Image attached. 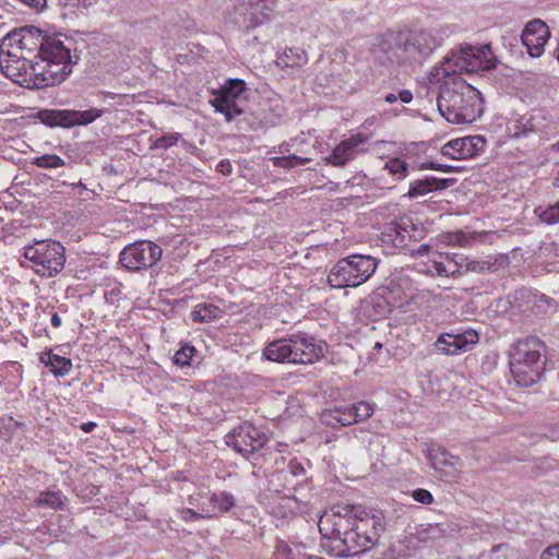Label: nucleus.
Segmentation results:
<instances>
[{
	"mask_svg": "<svg viewBox=\"0 0 559 559\" xmlns=\"http://www.w3.org/2000/svg\"><path fill=\"white\" fill-rule=\"evenodd\" d=\"M497 63L491 45L486 44L479 47L460 46L436 66L429 80L433 83L442 82L437 98L441 116L456 124L475 121L483 110L481 94L457 74L491 70Z\"/></svg>",
	"mask_w": 559,
	"mask_h": 559,
	"instance_id": "nucleus-1",
	"label": "nucleus"
},
{
	"mask_svg": "<svg viewBox=\"0 0 559 559\" xmlns=\"http://www.w3.org/2000/svg\"><path fill=\"white\" fill-rule=\"evenodd\" d=\"M318 527L328 539L340 540L336 556H356L373 548L383 530L381 518L354 506H335L319 519Z\"/></svg>",
	"mask_w": 559,
	"mask_h": 559,
	"instance_id": "nucleus-2",
	"label": "nucleus"
},
{
	"mask_svg": "<svg viewBox=\"0 0 559 559\" xmlns=\"http://www.w3.org/2000/svg\"><path fill=\"white\" fill-rule=\"evenodd\" d=\"M441 41V36L428 29L392 33L379 41L373 53L383 64H420Z\"/></svg>",
	"mask_w": 559,
	"mask_h": 559,
	"instance_id": "nucleus-3",
	"label": "nucleus"
},
{
	"mask_svg": "<svg viewBox=\"0 0 559 559\" xmlns=\"http://www.w3.org/2000/svg\"><path fill=\"white\" fill-rule=\"evenodd\" d=\"M33 64L34 84L38 88L62 83L79 60L71 53V48L56 37H48L40 43V50Z\"/></svg>",
	"mask_w": 559,
	"mask_h": 559,
	"instance_id": "nucleus-4",
	"label": "nucleus"
},
{
	"mask_svg": "<svg viewBox=\"0 0 559 559\" xmlns=\"http://www.w3.org/2000/svg\"><path fill=\"white\" fill-rule=\"evenodd\" d=\"M544 344L536 337L520 340L510 353V370L521 386H531L542 377L545 361L542 359Z\"/></svg>",
	"mask_w": 559,
	"mask_h": 559,
	"instance_id": "nucleus-5",
	"label": "nucleus"
},
{
	"mask_svg": "<svg viewBox=\"0 0 559 559\" xmlns=\"http://www.w3.org/2000/svg\"><path fill=\"white\" fill-rule=\"evenodd\" d=\"M378 267V260L371 255L352 254L338 260L328 275L333 288L358 287L366 283Z\"/></svg>",
	"mask_w": 559,
	"mask_h": 559,
	"instance_id": "nucleus-6",
	"label": "nucleus"
},
{
	"mask_svg": "<svg viewBox=\"0 0 559 559\" xmlns=\"http://www.w3.org/2000/svg\"><path fill=\"white\" fill-rule=\"evenodd\" d=\"M66 249L56 240H35L24 247V257L31 261L37 274L53 276L62 271L66 263Z\"/></svg>",
	"mask_w": 559,
	"mask_h": 559,
	"instance_id": "nucleus-7",
	"label": "nucleus"
},
{
	"mask_svg": "<svg viewBox=\"0 0 559 559\" xmlns=\"http://www.w3.org/2000/svg\"><path fill=\"white\" fill-rule=\"evenodd\" d=\"M103 109L90 108L87 110L70 109H41L37 118L48 127L72 128L74 126H87L102 117Z\"/></svg>",
	"mask_w": 559,
	"mask_h": 559,
	"instance_id": "nucleus-8",
	"label": "nucleus"
},
{
	"mask_svg": "<svg viewBox=\"0 0 559 559\" xmlns=\"http://www.w3.org/2000/svg\"><path fill=\"white\" fill-rule=\"evenodd\" d=\"M163 255V249L148 240L127 246L120 253L121 264L130 271L146 270L155 265Z\"/></svg>",
	"mask_w": 559,
	"mask_h": 559,
	"instance_id": "nucleus-9",
	"label": "nucleus"
},
{
	"mask_svg": "<svg viewBox=\"0 0 559 559\" xmlns=\"http://www.w3.org/2000/svg\"><path fill=\"white\" fill-rule=\"evenodd\" d=\"M373 413V404L361 401L355 404L340 405L323 411L321 414V421L333 428L343 427L358 421H364L370 418Z\"/></svg>",
	"mask_w": 559,
	"mask_h": 559,
	"instance_id": "nucleus-10",
	"label": "nucleus"
},
{
	"mask_svg": "<svg viewBox=\"0 0 559 559\" xmlns=\"http://www.w3.org/2000/svg\"><path fill=\"white\" fill-rule=\"evenodd\" d=\"M246 91V82L240 79H229L218 90H213L214 98L210 104L217 112L225 116L228 122L235 117L242 115V109L237 105L236 99Z\"/></svg>",
	"mask_w": 559,
	"mask_h": 559,
	"instance_id": "nucleus-11",
	"label": "nucleus"
},
{
	"mask_svg": "<svg viewBox=\"0 0 559 559\" xmlns=\"http://www.w3.org/2000/svg\"><path fill=\"white\" fill-rule=\"evenodd\" d=\"M266 441V435L249 424H245L225 436V443L243 456L254 454Z\"/></svg>",
	"mask_w": 559,
	"mask_h": 559,
	"instance_id": "nucleus-12",
	"label": "nucleus"
},
{
	"mask_svg": "<svg viewBox=\"0 0 559 559\" xmlns=\"http://www.w3.org/2000/svg\"><path fill=\"white\" fill-rule=\"evenodd\" d=\"M293 348V364H313L323 357L326 344L316 337L299 332L289 335Z\"/></svg>",
	"mask_w": 559,
	"mask_h": 559,
	"instance_id": "nucleus-13",
	"label": "nucleus"
},
{
	"mask_svg": "<svg viewBox=\"0 0 559 559\" xmlns=\"http://www.w3.org/2000/svg\"><path fill=\"white\" fill-rule=\"evenodd\" d=\"M33 64L34 60L26 53H21L13 47H4L3 40L0 41V70L5 76L11 80L23 75L33 76Z\"/></svg>",
	"mask_w": 559,
	"mask_h": 559,
	"instance_id": "nucleus-14",
	"label": "nucleus"
},
{
	"mask_svg": "<svg viewBox=\"0 0 559 559\" xmlns=\"http://www.w3.org/2000/svg\"><path fill=\"white\" fill-rule=\"evenodd\" d=\"M485 144L486 141L480 135L457 138L447 142L441 148V154L451 159H468L483 151Z\"/></svg>",
	"mask_w": 559,
	"mask_h": 559,
	"instance_id": "nucleus-15",
	"label": "nucleus"
},
{
	"mask_svg": "<svg viewBox=\"0 0 559 559\" xmlns=\"http://www.w3.org/2000/svg\"><path fill=\"white\" fill-rule=\"evenodd\" d=\"M47 38L38 28L29 26L7 34L2 40L4 47H13L21 53H29L34 50L39 51L40 43Z\"/></svg>",
	"mask_w": 559,
	"mask_h": 559,
	"instance_id": "nucleus-16",
	"label": "nucleus"
},
{
	"mask_svg": "<svg viewBox=\"0 0 559 559\" xmlns=\"http://www.w3.org/2000/svg\"><path fill=\"white\" fill-rule=\"evenodd\" d=\"M549 29L542 20H534L524 27L521 40L527 48V52L532 57H539L544 52V47L549 38Z\"/></svg>",
	"mask_w": 559,
	"mask_h": 559,
	"instance_id": "nucleus-17",
	"label": "nucleus"
},
{
	"mask_svg": "<svg viewBox=\"0 0 559 559\" xmlns=\"http://www.w3.org/2000/svg\"><path fill=\"white\" fill-rule=\"evenodd\" d=\"M366 142L367 138L361 133L349 136L336 145L329 156L324 157L325 164L334 167L345 166L357 156L361 151L360 146Z\"/></svg>",
	"mask_w": 559,
	"mask_h": 559,
	"instance_id": "nucleus-18",
	"label": "nucleus"
},
{
	"mask_svg": "<svg viewBox=\"0 0 559 559\" xmlns=\"http://www.w3.org/2000/svg\"><path fill=\"white\" fill-rule=\"evenodd\" d=\"M478 342V334L475 331H466L462 334H442L435 343L436 348L447 355L465 353Z\"/></svg>",
	"mask_w": 559,
	"mask_h": 559,
	"instance_id": "nucleus-19",
	"label": "nucleus"
},
{
	"mask_svg": "<svg viewBox=\"0 0 559 559\" xmlns=\"http://www.w3.org/2000/svg\"><path fill=\"white\" fill-rule=\"evenodd\" d=\"M236 506L237 501L233 493L218 491L211 493L207 502H203L200 506V510L205 512L206 519H213L230 512Z\"/></svg>",
	"mask_w": 559,
	"mask_h": 559,
	"instance_id": "nucleus-20",
	"label": "nucleus"
},
{
	"mask_svg": "<svg viewBox=\"0 0 559 559\" xmlns=\"http://www.w3.org/2000/svg\"><path fill=\"white\" fill-rule=\"evenodd\" d=\"M454 183V178L439 179L436 177H425L423 179H416L409 183L407 195L412 199L424 197L432 191L448 189Z\"/></svg>",
	"mask_w": 559,
	"mask_h": 559,
	"instance_id": "nucleus-21",
	"label": "nucleus"
},
{
	"mask_svg": "<svg viewBox=\"0 0 559 559\" xmlns=\"http://www.w3.org/2000/svg\"><path fill=\"white\" fill-rule=\"evenodd\" d=\"M69 499L59 489H48L40 491L35 498L33 504L37 509H45L51 511H62L66 509Z\"/></svg>",
	"mask_w": 559,
	"mask_h": 559,
	"instance_id": "nucleus-22",
	"label": "nucleus"
},
{
	"mask_svg": "<svg viewBox=\"0 0 559 559\" xmlns=\"http://www.w3.org/2000/svg\"><path fill=\"white\" fill-rule=\"evenodd\" d=\"M290 345L289 336L287 338L273 341L265 347L263 355L266 359L272 361L293 364L294 350Z\"/></svg>",
	"mask_w": 559,
	"mask_h": 559,
	"instance_id": "nucleus-23",
	"label": "nucleus"
},
{
	"mask_svg": "<svg viewBox=\"0 0 559 559\" xmlns=\"http://www.w3.org/2000/svg\"><path fill=\"white\" fill-rule=\"evenodd\" d=\"M40 362L50 368L56 376L64 377L72 369V361L69 358L53 354L52 352H44L39 357Z\"/></svg>",
	"mask_w": 559,
	"mask_h": 559,
	"instance_id": "nucleus-24",
	"label": "nucleus"
},
{
	"mask_svg": "<svg viewBox=\"0 0 559 559\" xmlns=\"http://www.w3.org/2000/svg\"><path fill=\"white\" fill-rule=\"evenodd\" d=\"M307 62L308 55L306 50L300 47L286 48L276 60V63L282 68L302 67Z\"/></svg>",
	"mask_w": 559,
	"mask_h": 559,
	"instance_id": "nucleus-25",
	"label": "nucleus"
},
{
	"mask_svg": "<svg viewBox=\"0 0 559 559\" xmlns=\"http://www.w3.org/2000/svg\"><path fill=\"white\" fill-rule=\"evenodd\" d=\"M223 311L213 304H199L191 312V318L195 322H209L221 318Z\"/></svg>",
	"mask_w": 559,
	"mask_h": 559,
	"instance_id": "nucleus-26",
	"label": "nucleus"
},
{
	"mask_svg": "<svg viewBox=\"0 0 559 559\" xmlns=\"http://www.w3.org/2000/svg\"><path fill=\"white\" fill-rule=\"evenodd\" d=\"M429 460L431 465L436 469H440L444 466H455L459 463V457L450 454L444 449H436L429 452Z\"/></svg>",
	"mask_w": 559,
	"mask_h": 559,
	"instance_id": "nucleus-27",
	"label": "nucleus"
},
{
	"mask_svg": "<svg viewBox=\"0 0 559 559\" xmlns=\"http://www.w3.org/2000/svg\"><path fill=\"white\" fill-rule=\"evenodd\" d=\"M448 253L433 252V258L429 259L430 264L425 270L426 273L431 275L449 277V269H447Z\"/></svg>",
	"mask_w": 559,
	"mask_h": 559,
	"instance_id": "nucleus-28",
	"label": "nucleus"
},
{
	"mask_svg": "<svg viewBox=\"0 0 559 559\" xmlns=\"http://www.w3.org/2000/svg\"><path fill=\"white\" fill-rule=\"evenodd\" d=\"M287 473L288 475H286L284 479L286 485L290 486L293 489L306 480V469L299 462L292 461L288 465Z\"/></svg>",
	"mask_w": 559,
	"mask_h": 559,
	"instance_id": "nucleus-29",
	"label": "nucleus"
},
{
	"mask_svg": "<svg viewBox=\"0 0 559 559\" xmlns=\"http://www.w3.org/2000/svg\"><path fill=\"white\" fill-rule=\"evenodd\" d=\"M384 170H388L396 180H402L408 175V164L400 158H391L385 163Z\"/></svg>",
	"mask_w": 559,
	"mask_h": 559,
	"instance_id": "nucleus-30",
	"label": "nucleus"
},
{
	"mask_svg": "<svg viewBox=\"0 0 559 559\" xmlns=\"http://www.w3.org/2000/svg\"><path fill=\"white\" fill-rule=\"evenodd\" d=\"M519 126L518 128L521 129V131H516L515 135L519 136L521 133H525L528 131L532 132H542L543 126H542V116L539 114L531 115V117L525 118L523 117L520 121H518Z\"/></svg>",
	"mask_w": 559,
	"mask_h": 559,
	"instance_id": "nucleus-31",
	"label": "nucleus"
},
{
	"mask_svg": "<svg viewBox=\"0 0 559 559\" xmlns=\"http://www.w3.org/2000/svg\"><path fill=\"white\" fill-rule=\"evenodd\" d=\"M273 165L282 168H294L299 165H306L312 160L311 157L298 156L296 154H292L288 156H278L274 157Z\"/></svg>",
	"mask_w": 559,
	"mask_h": 559,
	"instance_id": "nucleus-32",
	"label": "nucleus"
},
{
	"mask_svg": "<svg viewBox=\"0 0 559 559\" xmlns=\"http://www.w3.org/2000/svg\"><path fill=\"white\" fill-rule=\"evenodd\" d=\"M237 12L239 14L243 15V21L240 23L241 26L246 28H254L259 24H261V21L257 16L258 7H247V5H239L237 9Z\"/></svg>",
	"mask_w": 559,
	"mask_h": 559,
	"instance_id": "nucleus-33",
	"label": "nucleus"
},
{
	"mask_svg": "<svg viewBox=\"0 0 559 559\" xmlns=\"http://www.w3.org/2000/svg\"><path fill=\"white\" fill-rule=\"evenodd\" d=\"M538 217L546 224L559 223V201L546 209L538 207L536 210Z\"/></svg>",
	"mask_w": 559,
	"mask_h": 559,
	"instance_id": "nucleus-34",
	"label": "nucleus"
},
{
	"mask_svg": "<svg viewBox=\"0 0 559 559\" xmlns=\"http://www.w3.org/2000/svg\"><path fill=\"white\" fill-rule=\"evenodd\" d=\"M195 348L190 345L181 346L174 355V364L179 367L189 366L193 355L195 354Z\"/></svg>",
	"mask_w": 559,
	"mask_h": 559,
	"instance_id": "nucleus-35",
	"label": "nucleus"
},
{
	"mask_svg": "<svg viewBox=\"0 0 559 559\" xmlns=\"http://www.w3.org/2000/svg\"><path fill=\"white\" fill-rule=\"evenodd\" d=\"M34 165L40 168H59L64 165V160L58 155L45 154L36 157Z\"/></svg>",
	"mask_w": 559,
	"mask_h": 559,
	"instance_id": "nucleus-36",
	"label": "nucleus"
},
{
	"mask_svg": "<svg viewBox=\"0 0 559 559\" xmlns=\"http://www.w3.org/2000/svg\"><path fill=\"white\" fill-rule=\"evenodd\" d=\"M537 296L534 295L530 289L522 288L515 293V300L525 301L524 305H519L524 311H533V307L530 305L531 301H536Z\"/></svg>",
	"mask_w": 559,
	"mask_h": 559,
	"instance_id": "nucleus-37",
	"label": "nucleus"
},
{
	"mask_svg": "<svg viewBox=\"0 0 559 559\" xmlns=\"http://www.w3.org/2000/svg\"><path fill=\"white\" fill-rule=\"evenodd\" d=\"M180 138H181L180 133H171V134L163 135V136L156 139V141L154 142V147L164 148V150L169 148V147L174 146L179 141Z\"/></svg>",
	"mask_w": 559,
	"mask_h": 559,
	"instance_id": "nucleus-38",
	"label": "nucleus"
},
{
	"mask_svg": "<svg viewBox=\"0 0 559 559\" xmlns=\"http://www.w3.org/2000/svg\"><path fill=\"white\" fill-rule=\"evenodd\" d=\"M405 230L397 225L390 226L385 236L390 237L393 245L399 247L403 246L405 241Z\"/></svg>",
	"mask_w": 559,
	"mask_h": 559,
	"instance_id": "nucleus-39",
	"label": "nucleus"
},
{
	"mask_svg": "<svg viewBox=\"0 0 559 559\" xmlns=\"http://www.w3.org/2000/svg\"><path fill=\"white\" fill-rule=\"evenodd\" d=\"M491 269V264L486 261H475L472 260L466 262L465 270L463 271V274L466 272H475V273H485L486 271H489Z\"/></svg>",
	"mask_w": 559,
	"mask_h": 559,
	"instance_id": "nucleus-40",
	"label": "nucleus"
},
{
	"mask_svg": "<svg viewBox=\"0 0 559 559\" xmlns=\"http://www.w3.org/2000/svg\"><path fill=\"white\" fill-rule=\"evenodd\" d=\"M412 497L415 501L423 503V504H431L433 502V497L430 491L427 489H416L413 491Z\"/></svg>",
	"mask_w": 559,
	"mask_h": 559,
	"instance_id": "nucleus-41",
	"label": "nucleus"
},
{
	"mask_svg": "<svg viewBox=\"0 0 559 559\" xmlns=\"http://www.w3.org/2000/svg\"><path fill=\"white\" fill-rule=\"evenodd\" d=\"M433 252H437V251L433 250V247L431 245L424 243V245H420L416 250H413L412 255L414 258L430 257V259H431V258H433Z\"/></svg>",
	"mask_w": 559,
	"mask_h": 559,
	"instance_id": "nucleus-42",
	"label": "nucleus"
},
{
	"mask_svg": "<svg viewBox=\"0 0 559 559\" xmlns=\"http://www.w3.org/2000/svg\"><path fill=\"white\" fill-rule=\"evenodd\" d=\"M181 518L185 521L206 519L205 512H203V511L197 512V511H194L192 509H185V510H182L181 511Z\"/></svg>",
	"mask_w": 559,
	"mask_h": 559,
	"instance_id": "nucleus-43",
	"label": "nucleus"
},
{
	"mask_svg": "<svg viewBox=\"0 0 559 559\" xmlns=\"http://www.w3.org/2000/svg\"><path fill=\"white\" fill-rule=\"evenodd\" d=\"M455 258H457V254H449V259H447V269H449V276L452 277L463 274V271H459V269L456 267Z\"/></svg>",
	"mask_w": 559,
	"mask_h": 559,
	"instance_id": "nucleus-44",
	"label": "nucleus"
},
{
	"mask_svg": "<svg viewBox=\"0 0 559 559\" xmlns=\"http://www.w3.org/2000/svg\"><path fill=\"white\" fill-rule=\"evenodd\" d=\"M540 559H559V544L546 548L542 552Z\"/></svg>",
	"mask_w": 559,
	"mask_h": 559,
	"instance_id": "nucleus-45",
	"label": "nucleus"
},
{
	"mask_svg": "<svg viewBox=\"0 0 559 559\" xmlns=\"http://www.w3.org/2000/svg\"><path fill=\"white\" fill-rule=\"evenodd\" d=\"M19 1L36 11L43 10L47 4V0H19Z\"/></svg>",
	"mask_w": 559,
	"mask_h": 559,
	"instance_id": "nucleus-46",
	"label": "nucleus"
},
{
	"mask_svg": "<svg viewBox=\"0 0 559 559\" xmlns=\"http://www.w3.org/2000/svg\"><path fill=\"white\" fill-rule=\"evenodd\" d=\"M397 96H399V99H400L401 102L405 103V104L411 103V102H412V99H413V94H412V93H411V91H408V90H403V91H401V92L397 94Z\"/></svg>",
	"mask_w": 559,
	"mask_h": 559,
	"instance_id": "nucleus-47",
	"label": "nucleus"
},
{
	"mask_svg": "<svg viewBox=\"0 0 559 559\" xmlns=\"http://www.w3.org/2000/svg\"><path fill=\"white\" fill-rule=\"evenodd\" d=\"M466 262H468L467 258L460 257V255H457V258H455V264H456V267L459 269V271L465 270Z\"/></svg>",
	"mask_w": 559,
	"mask_h": 559,
	"instance_id": "nucleus-48",
	"label": "nucleus"
},
{
	"mask_svg": "<svg viewBox=\"0 0 559 559\" xmlns=\"http://www.w3.org/2000/svg\"><path fill=\"white\" fill-rule=\"evenodd\" d=\"M50 321H51V325L53 328H56V329L60 328L61 324H62V320H61L60 316L57 312L51 313Z\"/></svg>",
	"mask_w": 559,
	"mask_h": 559,
	"instance_id": "nucleus-49",
	"label": "nucleus"
},
{
	"mask_svg": "<svg viewBox=\"0 0 559 559\" xmlns=\"http://www.w3.org/2000/svg\"><path fill=\"white\" fill-rule=\"evenodd\" d=\"M95 427H96L95 423L88 421V423L82 424L81 429L84 432H91Z\"/></svg>",
	"mask_w": 559,
	"mask_h": 559,
	"instance_id": "nucleus-50",
	"label": "nucleus"
},
{
	"mask_svg": "<svg viewBox=\"0 0 559 559\" xmlns=\"http://www.w3.org/2000/svg\"><path fill=\"white\" fill-rule=\"evenodd\" d=\"M218 167H219V170H221L223 174H229V173H230V164H229V163L221 162V163L218 164Z\"/></svg>",
	"mask_w": 559,
	"mask_h": 559,
	"instance_id": "nucleus-51",
	"label": "nucleus"
},
{
	"mask_svg": "<svg viewBox=\"0 0 559 559\" xmlns=\"http://www.w3.org/2000/svg\"><path fill=\"white\" fill-rule=\"evenodd\" d=\"M384 99L386 103L393 104L399 99V96L396 94L390 93V94L385 95Z\"/></svg>",
	"mask_w": 559,
	"mask_h": 559,
	"instance_id": "nucleus-52",
	"label": "nucleus"
},
{
	"mask_svg": "<svg viewBox=\"0 0 559 559\" xmlns=\"http://www.w3.org/2000/svg\"><path fill=\"white\" fill-rule=\"evenodd\" d=\"M425 167H426V168H428V169L439 170V171H440V169H441V164H439V163H435V162H430V163H427V164L425 165Z\"/></svg>",
	"mask_w": 559,
	"mask_h": 559,
	"instance_id": "nucleus-53",
	"label": "nucleus"
},
{
	"mask_svg": "<svg viewBox=\"0 0 559 559\" xmlns=\"http://www.w3.org/2000/svg\"><path fill=\"white\" fill-rule=\"evenodd\" d=\"M455 170H456V167L449 166V165H442V164H441V169H440V171H443V173H452V171H455Z\"/></svg>",
	"mask_w": 559,
	"mask_h": 559,
	"instance_id": "nucleus-54",
	"label": "nucleus"
},
{
	"mask_svg": "<svg viewBox=\"0 0 559 559\" xmlns=\"http://www.w3.org/2000/svg\"><path fill=\"white\" fill-rule=\"evenodd\" d=\"M552 148L559 152V141L552 145Z\"/></svg>",
	"mask_w": 559,
	"mask_h": 559,
	"instance_id": "nucleus-55",
	"label": "nucleus"
},
{
	"mask_svg": "<svg viewBox=\"0 0 559 559\" xmlns=\"http://www.w3.org/2000/svg\"><path fill=\"white\" fill-rule=\"evenodd\" d=\"M376 347H377V348H380V347H381V344H380V343H377V344H376Z\"/></svg>",
	"mask_w": 559,
	"mask_h": 559,
	"instance_id": "nucleus-56",
	"label": "nucleus"
}]
</instances>
